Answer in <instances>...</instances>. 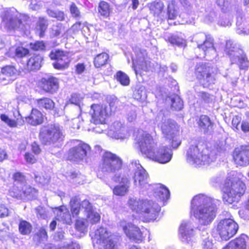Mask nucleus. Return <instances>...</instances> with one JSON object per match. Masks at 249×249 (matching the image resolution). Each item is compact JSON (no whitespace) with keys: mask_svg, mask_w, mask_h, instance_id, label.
<instances>
[{"mask_svg":"<svg viewBox=\"0 0 249 249\" xmlns=\"http://www.w3.org/2000/svg\"><path fill=\"white\" fill-rule=\"evenodd\" d=\"M220 200L203 195L195 196L191 201V213L198 220L199 224L208 225L212 223L216 215Z\"/></svg>","mask_w":249,"mask_h":249,"instance_id":"f257e3e1","label":"nucleus"},{"mask_svg":"<svg viewBox=\"0 0 249 249\" xmlns=\"http://www.w3.org/2000/svg\"><path fill=\"white\" fill-rule=\"evenodd\" d=\"M131 166L135 171L133 179L136 186L145 188L148 191V194L153 193L156 197H159L161 200H167L169 198L170 192L166 187L160 183L154 184L148 183L147 174L140 164L139 160H132Z\"/></svg>","mask_w":249,"mask_h":249,"instance_id":"f03ea898","label":"nucleus"},{"mask_svg":"<svg viewBox=\"0 0 249 249\" xmlns=\"http://www.w3.org/2000/svg\"><path fill=\"white\" fill-rule=\"evenodd\" d=\"M246 190L245 184L236 176L234 172L228 175L222 187L223 200L225 203L238 202Z\"/></svg>","mask_w":249,"mask_h":249,"instance_id":"7ed1b4c3","label":"nucleus"},{"mask_svg":"<svg viewBox=\"0 0 249 249\" xmlns=\"http://www.w3.org/2000/svg\"><path fill=\"white\" fill-rule=\"evenodd\" d=\"M128 204L130 209L141 214L148 221L156 219L160 210L158 203L148 199L130 197L128 200Z\"/></svg>","mask_w":249,"mask_h":249,"instance_id":"20e7f679","label":"nucleus"},{"mask_svg":"<svg viewBox=\"0 0 249 249\" xmlns=\"http://www.w3.org/2000/svg\"><path fill=\"white\" fill-rule=\"evenodd\" d=\"M156 120L165 137L169 141H171L173 148H177L180 144L181 142L178 138L179 127L175 122L171 119H167L162 111L159 112Z\"/></svg>","mask_w":249,"mask_h":249,"instance_id":"39448f33","label":"nucleus"},{"mask_svg":"<svg viewBox=\"0 0 249 249\" xmlns=\"http://www.w3.org/2000/svg\"><path fill=\"white\" fill-rule=\"evenodd\" d=\"M39 137L42 144L50 146L62 142L65 135L58 124H51L41 127Z\"/></svg>","mask_w":249,"mask_h":249,"instance_id":"423d86ee","label":"nucleus"},{"mask_svg":"<svg viewBox=\"0 0 249 249\" xmlns=\"http://www.w3.org/2000/svg\"><path fill=\"white\" fill-rule=\"evenodd\" d=\"M195 74L200 85L209 88L215 84L217 70L209 64L198 63L195 67Z\"/></svg>","mask_w":249,"mask_h":249,"instance_id":"0eeeda50","label":"nucleus"},{"mask_svg":"<svg viewBox=\"0 0 249 249\" xmlns=\"http://www.w3.org/2000/svg\"><path fill=\"white\" fill-rule=\"evenodd\" d=\"M225 52L229 56L231 63L237 64L240 69L246 70L248 68L249 61L246 54L232 41H227Z\"/></svg>","mask_w":249,"mask_h":249,"instance_id":"6e6552de","label":"nucleus"},{"mask_svg":"<svg viewBox=\"0 0 249 249\" xmlns=\"http://www.w3.org/2000/svg\"><path fill=\"white\" fill-rule=\"evenodd\" d=\"M187 160L190 164L199 166L209 164L211 160L207 149L204 150L202 146L191 145L187 153Z\"/></svg>","mask_w":249,"mask_h":249,"instance_id":"1a4fd4ad","label":"nucleus"},{"mask_svg":"<svg viewBox=\"0 0 249 249\" xmlns=\"http://www.w3.org/2000/svg\"><path fill=\"white\" fill-rule=\"evenodd\" d=\"M37 196V191L26 185L25 176L20 172H17V198L31 199Z\"/></svg>","mask_w":249,"mask_h":249,"instance_id":"9d476101","label":"nucleus"},{"mask_svg":"<svg viewBox=\"0 0 249 249\" xmlns=\"http://www.w3.org/2000/svg\"><path fill=\"white\" fill-rule=\"evenodd\" d=\"M238 225L231 218H224L218 223L216 231L222 240L227 241L236 234Z\"/></svg>","mask_w":249,"mask_h":249,"instance_id":"9b49d317","label":"nucleus"},{"mask_svg":"<svg viewBox=\"0 0 249 249\" xmlns=\"http://www.w3.org/2000/svg\"><path fill=\"white\" fill-rule=\"evenodd\" d=\"M123 161L116 154L106 152L103 156L100 165L101 171L104 173H115L122 168Z\"/></svg>","mask_w":249,"mask_h":249,"instance_id":"f8f14e48","label":"nucleus"},{"mask_svg":"<svg viewBox=\"0 0 249 249\" xmlns=\"http://www.w3.org/2000/svg\"><path fill=\"white\" fill-rule=\"evenodd\" d=\"M89 114L91 122L95 124H103L105 120L111 115V109L107 105L92 104L90 106Z\"/></svg>","mask_w":249,"mask_h":249,"instance_id":"ddd939ff","label":"nucleus"},{"mask_svg":"<svg viewBox=\"0 0 249 249\" xmlns=\"http://www.w3.org/2000/svg\"><path fill=\"white\" fill-rule=\"evenodd\" d=\"M135 58H132L133 68L136 75L141 74L142 71H148L152 70V64L147 57L144 50H139L136 52Z\"/></svg>","mask_w":249,"mask_h":249,"instance_id":"4468645a","label":"nucleus"},{"mask_svg":"<svg viewBox=\"0 0 249 249\" xmlns=\"http://www.w3.org/2000/svg\"><path fill=\"white\" fill-rule=\"evenodd\" d=\"M76 142L78 143L69 150L67 159L71 161L79 162L86 159L90 151V147L87 143L78 141Z\"/></svg>","mask_w":249,"mask_h":249,"instance_id":"2eb2a0df","label":"nucleus"},{"mask_svg":"<svg viewBox=\"0 0 249 249\" xmlns=\"http://www.w3.org/2000/svg\"><path fill=\"white\" fill-rule=\"evenodd\" d=\"M193 39L197 43L198 48L202 50L204 55H215L216 51L213 47V39L210 35L200 33L195 35Z\"/></svg>","mask_w":249,"mask_h":249,"instance_id":"dca6fc26","label":"nucleus"},{"mask_svg":"<svg viewBox=\"0 0 249 249\" xmlns=\"http://www.w3.org/2000/svg\"><path fill=\"white\" fill-rule=\"evenodd\" d=\"M172 151L166 145L155 146L147 158L160 163L164 164L169 162L172 157Z\"/></svg>","mask_w":249,"mask_h":249,"instance_id":"f3484780","label":"nucleus"},{"mask_svg":"<svg viewBox=\"0 0 249 249\" xmlns=\"http://www.w3.org/2000/svg\"><path fill=\"white\" fill-rule=\"evenodd\" d=\"M136 141L139 144L141 152L146 157L156 146L151 136L144 131H140Z\"/></svg>","mask_w":249,"mask_h":249,"instance_id":"a211bd4d","label":"nucleus"},{"mask_svg":"<svg viewBox=\"0 0 249 249\" xmlns=\"http://www.w3.org/2000/svg\"><path fill=\"white\" fill-rule=\"evenodd\" d=\"M49 56L52 60L56 61L53 65L55 69L58 70H63L67 68L71 61L69 53L59 50L52 51Z\"/></svg>","mask_w":249,"mask_h":249,"instance_id":"6ab92c4d","label":"nucleus"},{"mask_svg":"<svg viewBox=\"0 0 249 249\" xmlns=\"http://www.w3.org/2000/svg\"><path fill=\"white\" fill-rule=\"evenodd\" d=\"M92 239L93 243L102 245L105 247L104 249L107 248V245L111 244L112 249H116L111 234L103 227L97 229L94 235L92 236Z\"/></svg>","mask_w":249,"mask_h":249,"instance_id":"aec40b11","label":"nucleus"},{"mask_svg":"<svg viewBox=\"0 0 249 249\" xmlns=\"http://www.w3.org/2000/svg\"><path fill=\"white\" fill-rule=\"evenodd\" d=\"M180 238L182 242L188 244L192 247L195 243L194 241V228L189 221H183L179 229Z\"/></svg>","mask_w":249,"mask_h":249,"instance_id":"412c9836","label":"nucleus"},{"mask_svg":"<svg viewBox=\"0 0 249 249\" xmlns=\"http://www.w3.org/2000/svg\"><path fill=\"white\" fill-rule=\"evenodd\" d=\"M112 179L120 183L114 188L113 190L114 194L119 196H124L128 192L130 187V181L128 178L124 175L116 174L112 178Z\"/></svg>","mask_w":249,"mask_h":249,"instance_id":"4be33fe9","label":"nucleus"},{"mask_svg":"<svg viewBox=\"0 0 249 249\" xmlns=\"http://www.w3.org/2000/svg\"><path fill=\"white\" fill-rule=\"evenodd\" d=\"M235 163L244 166L249 164V144L242 145L235 149L233 153Z\"/></svg>","mask_w":249,"mask_h":249,"instance_id":"5701e85b","label":"nucleus"},{"mask_svg":"<svg viewBox=\"0 0 249 249\" xmlns=\"http://www.w3.org/2000/svg\"><path fill=\"white\" fill-rule=\"evenodd\" d=\"M121 226L126 236L130 239L135 242L142 241V233L138 227L132 223L126 224L124 221L121 222Z\"/></svg>","mask_w":249,"mask_h":249,"instance_id":"b1692460","label":"nucleus"},{"mask_svg":"<svg viewBox=\"0 0 249 249\" xmlns=\"http://www.w3.org/2000/svg\"><path fill=\"white\" fill-rule=\"evenodd\" d=\"M82 206L84 209V216L92 224L96 223L100 220L99 214L94 212L90 202L88 200L82 201Z\"/></svg>","mask_w":249,"mask_h":249,"instance_id":"393cba45","label":"nucleus"},{"mask_svg":"<svg viewBox=\"0 0 249 249\" xmlns=\"http://www.w3.org/2000/svg\"><path fill=\"white\" fill-rule=\"evenodd\" d=\"M148 7L151 13L154 16L159 18L160 20H164L167 18L164 11V5L162 1L160 0H155L148 4Z\"/></svg>","mask_w":249,"mask_h":249,"instance_id":"a878e982","label":"nucleus"},{"mask_svg":"<svg viewBox=\"0 0 249 249\" xmlns=\"http://www.w3.org/2000/svg\"><path fill=\"white\" fill-rule=\"evenodd\" d=\"M41 86L46 92L53 93L58 89L59 81L57 78L53 76L43 78L41 79Z\"/></svg>","mask_w":249,"mask_h":249,"instance_id":"bb28decb","label":"nucleus"},{"mask_svg":"<svg viewBox=\"0 0 249 249\" xmlns=\"http://www.w3.org/2000/svg\"><path fill=\"white\" fill-rule=\"evenodd\" d=\"M43 58L39 55H35L29 60H26L24 63H22L23 68L25 71H30L38 70L41 67Z\"/></svg>","mask_w":249,"mask_h":249,"instance_id":"cd10ccee","label":"nucleus"},{"mask_svg":"<svg viewBox=\"0 0 249 249\" xmlns=\"http://www.w3.org/2000/svg\"><path fill=\"white\" fill-rule=\"evenodd\" d=\"M109 134L116 139L123 140L128 136L125 128L122 126V124L118 122L114 123L111 125Z\"/></svg>","mask_w":249,"mask_h":249,"instance_id":"c85d7f7f","label":"nucleus"},{"mask_svg":"<svg viewBox=\"0 0 249 249\" xmlns=\"http://www.w3.org/2000/svg\"><path fill=\"white\" fill-rule=\"evenodd\" d=\"M29 18L28 16L19 14L17 15V30L18 29L21 35L26 34L30 28Z\"/></svg>","mask_w":249,"mask_h":249,"instance_id":"c756f323","label":"nucleus"},{"mask_svg":"<svg viewBox=\"0 0 249 249\" xmlns=\"http://www.w3.org/2000/svg\"><path fill=\"white\" fill-rule=\"evenodd\" d=\"M71 211L73 217H81L82 214L85 215L84 209H83L82 203H80L79 198L75 196L71 198L70 201Z\"/></svg>","mask_w":249,"mask_h":249,"instance_id":"7c9ffc66","label":"nucleus"},{"mask_svg":"<svg viewBox=\"0 0 249 249\" xmlns=\"http://www.w3.org/2000/svg\"><path fill=\"white\" fill-rule=\"evenodd\" d=\"M247 239L248 236L242 234L238 238L230 242L225 249H246Z\"/></svg>","mask_w":249,"mask_h":249,"instance_id":"2f4dec72","label":"nucleus"},{"mask_svg":"<svg viewBox=\"0 0 249 249\" xmlns=\"http://www.w3.org/2000/svg\"><path fill=\"white\" fill-rule=\"evenodd\" d=\"M54 213H56L59 220L62 221L67 224L71 223V215L66 206H61L59 207L55 208Z\"/></svg>","mask_w":249,"mask_h":249,"instance_id":"473e14b6","label":"nucleus"},{"mask_svg":"<svg viewBox=\"0 0 249 249\" xmlns=\"http://www.w3.org/2000/svg\"><path fill=\"white\" fill-rule=\"evenodd\" d=\"M26 121L32 125H37L43 123V116L36 109H33L29 116L25 117Z\"/></svg>","mask_w":249,"mask_h":249,"instance_id":"72a5a7b5","label":"nucleus"},{"mask_svg":"<svg viewBox=\"0 0 249 249\" xmlns=\"http://www.w3.org/2000/svg\"><path fill=\"white\" fill-rule=\"evenodd\" d=\"M167 41L173 45L178 46L184 45L186 43L185 40L182 36L181 33L170 35L167 37Z\"/></svg>","mask_w":249,"mask_h":249,"instance_id":"f704fd0d","label":"nucleus"},{"mask_svg":"<svg viewBox=\"0 0 249 249\" xmlns=\"http://www.w3.org/2000/svg\"><path fill=\"white\" fill-rule=\"evenodd\" d=\"M199 127L205 132L212 128L213 124L209 117L206 115H201L198 121Z\"/></svg>","mask_w":249,"mask_h":249,"instance_id":"c9c22d12","label":"nucleus"},{"mask_svg":"<svg viewBox=\"0 0 249 249\" xmlns=\"http://www.w3.org/2000/svg\"><path fill=\"white\" fill-rule=\"evenodd\" d=\"M48 26V20L45 17H40L36 22V29L39 32V36L42 37Z\"/></svg>","mask_w":249,"mask_h":249,"instance_id":"e433bc0d","label":"nucleus"},{"mask_svg":"<svg viewBox=\"0 0 249 249\" xmlns=\"http://www.w3.org/2000/svg\"><path fill=\"white\" fill-rule=\"evenodd\" d=\"M2 25L4 26L8 30H11L14 29L15 26V21L8 13H5L4 15L2 16Z\"/></svg>","mask_w":249,"mask_h":249,"instance_id":"4c0bfd02","label":"nucleus"},{"mask_svg":"<svg viewBox=\"0 0 249 249\" xmlns=\"http://www.w3.org/2000/svg\"><path fill=\"white\" fill-rule=\"evenodd\" d=\"M109 56L106 53H102L98 54L94 58V64L96 68H100L105 65Z\"/></svg>","mask_w":249,"mask_h":249,"instance_id":"58836bf2","label":"nucleus"},{"mask_svg":"<svg viewBox=\"0 0 249 249\" xmlns=\"http://www.w3.org/2000/svg\"><path fill=\"white\" fill-rule=\"evenodd\" d=\"M198 99L202 102L205 104H210L213 103L214 100V97L213 95L205 91H200L197 93Z\"/></svg>","mask_w":249,"mask_h":249,"instance_id":"ea45409f","label":"nucleus"},{"mask_svg":"<svg viewBox=\"0 0 249 249\" xmlns=\"http://www.w3.org/2000/svg\"><path fill=\"white\" fill-rule=\"evenodd\" d=\"M178 13L177 7L173 3H170L168 5L167 14H165L167 16V18L165 19L174 20L178 16Z\"/></svg>","mask_w":249,"mask_h":249,"instance_id":"a19ab883","label":"nucleus"},{"mask_svg":"<svg viewBox=\"0 0 249 249\" xmlns=\"http://www.w3.org/2000/svg\"><path fill=\"white\" fill-rule=\"evenodd\" d=\"M171 108L175 110H181L183 107V102L180 98L177 95H174L170 98Z\"/></svg>","mask_w":249,"mask_h":249,"instance_id":"79ce46f5","label":"nucleus"},{"mask_svg":"<svg viewBox=\"0 0 249 249\" xmlns=\"http://www.w3.org/2000/svg\"><path fill=\"white\" fill-rule=\"evenodd\" d=\"M2 225L4 226V228L0 229V240L4 242L11 239L12 234L10 231L9 227L6 226L4 223Z\"/></svg>","mask_w":249,"mask_h":249,"instance_id":"37998d69","label":"nucleus"},{"mask_svg":"<svg viewBox=\"0 0 249 249\" xmlns=\"http://www.w3.org/2000/svg\"><path fill=\"white\" fill-rule=\"evenodd\" d=\"M37 104L39 107L45 108L47 109H53L54 105L53 100L48 98L38 99Z\"/></svg>","mask_w":249,"mask_h":249,"instance_id":"c03bdc74","label":"nucleus"},{"mask_svg":"<svg viewBox=\"0 0 249 249\" xmlns=\"http://www.w3.org/2000/svg\"><path fill=\"white\" fill-rule=\"evenodd\" d=\"M46 13L50 17L55 18L58 20L63 21L65 19L64 14L61 11L48 8L46 10Z\"/></svg>","mask_w":249,"mask_h":249,"instance_id":"a18cd8bd","label":"nucleus"},{"mask_svg":"<svg viewBox=\"0 0 249 249\" xmlns=\"http://www.w3.org/2000/svg\"><path fill=\"white\" fill-rule=\"evenodd\" d=\"M32 229V227L30 223L25 220L21 221L18 226L19 231L23 235L29 234Z\"/></svg>","mask_w":249,"mask_h":249,"instance_id":"49530a36","label":"nucleus"},{"mask_svg":"<svg viewBox=\"0 0 249 249\" xmlns=\"http://www.w3.org/2000/svg\"><path fill=\"white\" fill-rule=\"evenodd\" d=\"M65 32L64 27L61 23H57L52 26L51 35L54 37L58 36Z\"/></svg>","mask_w":249,"mask_h":249,"instance_id":"de8ad7c7","label":"nucleus"},{"mask_svg":"<svg viewBox=\"0 0 249 249\" xmlns=\"http://www.w3.org/2000/svg\"><path fill=\"white\" fill-rule=\"evenodd\" d=\"M216 4L224 13L229 12L231 8V0H216Z\"/></svg>","mask_w":249,"mask_h":249,"instance_id":"09e8293b","label":"nucleus"},{"mask_svg":"<svg viewBox=\"0 0 249 249\" xmlns=\"http://www.w3.org/2000/svg\"><path fill=\"white\" fill-rule=\"evenodd\" d=\"M116 79L123 86H128L130 83L129 77L124 72L119 71L116 73Z\"/></svg>","mask_w":249,"mask_h":249,"instance_id":"8fccbe9b","label":"nucleus"},{"mask_svg":"<svg viewBox=\"0 0 249 249\" xmlns=\"http://www.w3.org/2000/svg\"><path fill=\"white\" fill-rule=\"evenodd\" d=\"M98 10L99 13L104 17H107L110 14V8L108 4L105 1H101L99 3Z\"/></svg>","mask_w":249,"mask_h":249,"instance_id":"3c124183","label":"nucleus"},{"mask_svg":"<svg viewBox=\"0 0 249 249\" xmlns=\"http://www.w3.org/2000/svg\"><path fill=\"white\" fill-rule=\"evenodd\" d=\"M83 98V94L76 93H73L71 94L69 101L71 104L75 105L80 107Z\"/></svg>","mask_w":249,"mask_h":249,"instance_id":"603ef678","label":"nucleus"},{"mask_svg":"<svg viewBox=\"0 0 249 249\" xmlns=\"http://www.w3.org/2000/svg\"><path fill=\"white\" fill-rule=\"evenodd\" d=\"M15 68L11 65L3 67L1 69V73L7 76H12L15 73Z\"/></svg>","mask_w":249,"mask_h":249,"instance_id":"864d4df0","label":"nucleus"},{"mask_svg":"<svg viewBox=\"0 0 249 249\" xmlns=\"http://www.w3.org/2000/svg\"><path fill=\"white\" fill-rule=\"evenodd\" d=\"M17 58H24L27 56L29 53V50L22 47H18L17 48Z\"/></svg>","mask_w":249,"mask_h":249,"instance_id":"5fc2aeb1","label":"nucleus"},{"mask_svg":"<svg viewBox=\"0 0 249 249\" xmlns=\"http://www.w3.org/2000/svg\"><path fill=\"white\" fill-rule=\"evenodd\" d=\"M30 47L34 51H42L45 49V45L42 41H36L34 43H31Z\"/></svg>","mask_w":249,"mask_h":249,"instance_id":"6e6d98bb","label":"nucleus"},{"mask_svg":"<svg viewBox=\"0 0 249 249\" xmlns=\"http://www.w3.org/2000/svg\"><path fill=\"white\" fill-rule=\"evenodd\" d=\"M70 9L72 17L75 18H79L80 17V12L74 3L71 4Z\"/></svg>","mask_w":249,"mask_h":249,"instance_id":"4d7b16f0","label":"nucleus"},{"mask_svg":"<svg viewBox=\"0 0 249 249\" xmlns=\"http://www.w3.org/2000/svg\"><path fill=\"white\" fill-rule=\"evenodd\" d=\"M36 235L38 237L40 242L45 241L48 238L46 230L43 227L39 229Z\"/></svg>","mask_w":249,"mask_h":249,"instance_id":"13d9d810","label":"nucleus"},{"mask_svg":"<svg viewBox=\"0 0 249 249\" xmlns=\"http://www.w3.org/2000/svg\"><path fill=\"white\" fill-rule=\"evenodd\" d=\"M33 175L35 180L42 185H45L49 182V179L47 178H41L37 172H33Z\"/></svg>","mask_w":249,"mask_h":249,"instance_id":"bf43d9fd","label":"nucleus"},{"mask_svg":"<svg viewBox=\"0 0 249 249\" xmlns=\"http://www.w3.org/2000/svg\"><path fill=\"white\" fill-rule=\"evenodd\" d=\"M80 218L81 219H78L76 221L75 228L78 231H82L84 230L86 226L85 222L84 221L85 217L81 216Z\"/></svg>","mask_w":249,"mask_h":249,"instance_id":"052dcab7","label":"nucleus"},{"mask_svg":"<svg viewBox=\"0 0 249 249\" xmlns=\"http://www.w3.org/2000/svg\"><path fill=\"white\" fill-rule=\"evenodd\" d=\"M0 119L1 121L5 123L10 127H15L16 126V122L9 119L7 116L5 114H1L0 115Z\"/></svg>","mask_w":249,"mask_h":249,"instance_id":"680f3d73","label":"nucleus"},{"mask_svg":"<svg viewBox=\"0 0 249 249\" xmlns=\"http://www.w3.org/2000/svg\"><path fill=\"white\" fill-rule=\"evenodd\" d=\"M146 94L144 88H141L139 89L135 94V98L137 99L144 100L146 98Z\"/></svg>","mask_w":249,"mask_h":249,"instance_id":"e2e57ef3","label":"nucleus"},{"mask_svg":"<svg viewBox=\"0 0 249 249\" xmlns=\"http://www.w3.org/2000/svg\"><path fill=\"white\" fill-rule=\"evenodd\" d=\"M203 240V249H212L213 244L209 237L202 238Z\"/></svg>","mask_w":249,"mask_h":249,"instance_id":"0e129e2a","label":"nucleus"},{"mask_svg":"<svg viewBox=\"0 0 249 249\" xmlns=\"http://www.w3.org/2000/svg\"><path fill=\"white\" fill-rule=\"evenodd\" d=\"M218 24L224 27L231 25V20L225 17L224 15L220 16V19L218 20Z\"/></svg>","mask_w":249,"mask_h":249,"instance_id":"69168bd1","label":"nucleus"},{"mask_svg":"<svg viewBox=\"0 0 249 249\" xmlns=\"http://www.w3.org/2000/svg\"><path fill=\"white\" fill-rule=\"evenodd\" d=\"M36 212L37 216L42 219H45L47 217V213L45 209L40 206L36 208Z\"/></svg>","mask_w":249,"mask_h":249,"instance_id":"338daca9","label":"nucleus"},{"mask_svg":"<svg viewBox=\"0 0 249 249\" xmlns=\"http://www.w3.org/2000/svg\"><path fill=\"white\" fill-rule=\"evenodd\" d=\"M8 214V209L4 204L0 203V218L6 217Z\"/></svg>","mask_w":249,"mask_h":249,"instance_id":"774afa93","label":"nucleus"}]
</instances>
